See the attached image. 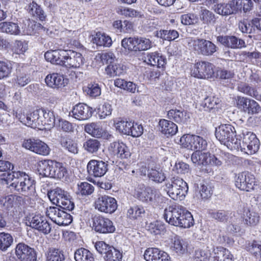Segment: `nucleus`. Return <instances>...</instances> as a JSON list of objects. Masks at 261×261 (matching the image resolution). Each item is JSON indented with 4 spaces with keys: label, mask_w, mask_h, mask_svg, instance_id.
I'll use <instances>...</instances> for the list:
<instances>
[{
    "label": "nucleus",
    "mask_w": 261,
    "mask_h": 261,
    "mask_svg": "<svg viewBox=\"0 0 261 261\" xmlns=\"http://www.w3.org/2000/svg\"><path fill=\"white\" fill-rule=\"evenodd\" d=\"M1 180L9 185L10 190L15 193L27 197L36 195V181L23 171H12L2 175Z\"/></svg>",
    "instance_id": "nucleus-1"
},
{
    "label": "nucleus",
    "mask_w": 261,
    "mask_h": 261,
    "mask_svg": "<svg viewBox=\"0 0 261 261\" xmlns=\"http://www.w3.org/2000/svg\"><path fill=\"white\" fill-rule=\"evenodd\" d=\"M163 218L169 224L181 228H190L194 224L191 213L179 204L165 208Z\"/></svg>",
    "instance_id": "nucleus-2"
},
{
    "label": "nucleus",
    "mask_w": 261,
    "mask_h": 261,
    "mask_svg": "<svg viewBox=\"0 0 261 261\" xmlns=\"http://www.w3.org/2000/svg\"><path fill=\"white\" fill-rule=\"evenodd\" d=\"M215 136L220 142L226 146L238 147L240 146L238 143L236 131L233 126L229 124H223L216 128Z\"/></svg>",
    "instance_id": "nucleus-3"
},
{
    "label": "nucleus",
    "mask_w": 261,
    "mask_h": 261,
    "mask_svg": "<svg viewBox=\"0 0 261 261\" xmlns=\"http://www.w3.org/2000/svg\"><path fill=\"white\" fill-rule=\"evenodd\" d=\"M50 201L62 209L71 211L74 208V202L71 201L69 193L60 188L57 187L47 193Z\"/></svg>",
    "instance_id": "nucleus-4"
},
{
    "label": "nucleus",
    "mask_w": 261,
    "mask_h": 261,
    "mask_svg": "<svg viewBox=\"0 0 261 261\" xmlns=\"http://www.w3.org/2000/svg\"><path fill=\"white\" fill-rule=\"evenodd\" d=\"M167 194L172 199L182 200L188 192V184L182 178L174 177L171 179V183L166 185Z\"/></svg>",
    "instance_id": "nucleus-5"
},
{
    "label": "nucleus",
    "mask_w": 261,
    "mask_h": 261,
    "mask_svg": "<svg viewBox=\"0 0 261 261\" xmlns=\"http://www.w3.org/2000/svg\"><path fill=\"white\" fill-rule=\"evenodd\" d=\"M135 195L136 198L143 203L151 205H157L162 200L160 192L153 187L138 188L136 190Z\"/></svg>",
    "instance_id": "nucleus-6"
},
{
    "label": "nucleus",
    "mask_w": 261,
    "mask_h": 261,
    "mask_svg": "<svg viewBox=\"0 0 261 261\" xmlns=\"http://www.w3.org/2000/svg\"><path fill=\"white\" fill-rule=\"evenodd\" d=\"M242 135V142L241 143V140L238 138V143H239L240 145H238V147H234V148L240 149L242 151L248 154L256 153L259 149L260 143L255 134L247 130H245L243 131Z\"/></svg>",
    "instance_id": "nucleus-7"
},
{
    "label": "nucleus",
    "mask_w": 261,
    "mask_h": 261,
    "mask_svg": "<svg viewBox=\"0 0 261 261\" xmlns=\"http://www.w3.org/2000/svg\"><path fill=\"white\" fill-rule=\"evenodd\" d=\"M26 220L28 226L45 235L49 234L51 231V224L43 215L33 214L28 216Z\"/></svg>",
    "instance_id": "nucleus-8"
},
{
    "label": "nucleus",
    "mask_w": 261,
    "mask_h": 261,
    "mask_svg": "<svg viewBox=\"0 0 261 261\" xmlns=\"http://www.w3.org/2000/svg\"><path fill=\"white\" fill-rule=\"evenodd\" d=\"M97 251L103 255L105 261H121L122 252L119 249L107 244L103 241H98L95 244Z\"/></svg>",
    "instance_id": "nucleus-9"
},
{
    "label": "nucleus",
    "mask_w": 261,
    "mask_h": 261,
    "mask_svg": "<svg viewBox=\"0 0 261 261\" xmlns=\"http://www.w3.org/2000/svg\"><path fill=\"white\" fill-rule=\"evenodd\" d=\"M181 145L188 149L202 151L207 148V143L202 137L195 135H184L180 139Z\"/></svg>",
    "instance_id": "nucleus-10"
},
{
    "label": "nucleus",
    "mask_w": 261,
    "mask_h": 261,
    "mask_svg": "<svg viewBox=\"0 0 261 261\" xmlns=\"http://www.w3.org/2000/svg\"><path fill=\"white\" fill-rule=\"evenodd\" d=\"M63 210L58 207L50 206L46 209V216L59 226H67L72 222V216Z\"/></svg>",
    "instance_id": "nucleus-11"
},
{
    "label": "nucleus",
    "mask_w": 261,
    "mask_h": 261,
    "mask_svg": "<svg viewBox=\"0 0 261 261\" xmlns=\"http://www.w3.org/2000/svg\"><path fill=\"white\" fill-rule=\"evenodd\" d=\"M92 229L95 232L101 234L114 233L116 227L113 222L109 218L100 215H95L92 218Z\"/></svg>",
    "instance_id": "nucleus-12"
},
{
    "label": "nucleus",
    "mask_w": 261,
    "mask_h": 261,
    "mask_svg": "<svg viewBox=\"0 0 261 261\" xmlns=\"http://www.w3.org/2000/svg\"><path fill=\"white\" fill-rule=\"evenodd\" d=\"M85 62V58L80 53L65 49L63 67L68 69H77L81 68Z\"/></svg>",
    "instance_id": "nucleus-13"
},
{
    "label": "nucleus",
    "mask_w": 261,
    "mask_h": 261,
    "mask_svg": "<svg viewBox=\"0 0 261 261\" xmlns=\"http://www.w3.org/2000/svg\"><path fill=\"white\" fill-rule=\"evenodd\" d=\"M215 66L206 61L196 63L191 70V75L198 79L212 77L214 74Z\"/></svg>",
    "instance_id": "nucleus-14"
},
{
    "label": "nucleus",
    "mask_w": 261,
    "mask_h": 261,
    "mask_svg": "<svg viewBox=\"0 0 261 261\" xmlns=\"http://www.w3.org/2000/svg\"><path fill=\"white\" fill-rule=\"evenodd\" d=\"M118 207L117 202L114 197L103 195L99 197L95 202V208L106 214H113Z\"/></svg>",
    "instance_id": "nucleus-15"
},
{
    "label": "nucleus",
    "mask_w": 261,
    "mask_h": 261,
    "mask_svg": "<svg viewBox=\"0 0 261 261\" xmlns=\"http://www.w3.org/2000/svg\"><path fill=\"white\" fill-rule=\"evenodd\" d=\"M22 146L35 153L44 156L49 154L50 150L45 143L35 138L24 140Z\"/></svg>",
    "instance_id": "nucleus-16"
},
{
    "label": "nucleus",
    "mask_w": 261,
    "mask_h": 261,
    "mask_svg": "<svg viewBox=\"0 0 261 261\" xmlns=\"http://www.w3.org/2000/svg\"><path fill=\"white\" fill-rule=\"evenodd\" d=\"M255 178L254 176L248 172H243L236 175L235 185L242 191L250 192L254 189Z\"/></svg>",
    "instance_id": "nucleus-17"
},
{
    "label": "nucleus",
    "mask_w": 261,
    "mask_h": 261,
    "mask_svg": "<svg viewBox=\"0 0 261 261\" xmlns=\"http://www.w3.org/2000/svg\"><path fill=\"white\" fill-rule=\"evenodd\" d=\"M86 169L89 176L101 177L104 176L108 170V162L102 160L92 159L88 162Z\"/></svg>",
    "instance_id": "nucleus-18"
},
{
    "label": "nucleus",
    "mask_w": 261,
    "mask_h": 261,
    "mask_svg": "<svg viewBox=\"0 0 261 261\" xmlns=\"http://www.w3.org/2000/svg\"><path fill=\"white\" fill-rule=\"evenodd\" d=\"M193 46L198 54L204 56L213 55L217 50V46L210 40L197 39L193 41Z\"/></svg>",
    "instance_id": "nucleus-19"
},
{
    "label": "nucleus",
    "mask_w": 261,
    "mask_h": 261,
    "mask_svg": "<svg viewBox=\"0 0 261 261\" xmlns=\"http://www.w3.org/2000/svg\"><path fill=\"white\" fill-rule=\"evenodd\" d=\"M15 254L20 261H36L37 258L34 249L23 243L16 245Z\"/></svg>",
    "instance_id": "nucleus-20"
},
{
    "label": "nucleus",
    "mask_w": 261,
    "mask_h": 261,
    "mask_svg": "<svg viewBox=\"0 0 261 261\" xmlns=\"http://www.w3.org/2000/svg\"><path fill=\"white\" fill-rule=\"evenodd\" d=\"M237 104L239 108L249 114H257L261 111V107L256 101L246 97L238 96Z\"/></svg>",
    "instance_id": "nucleus-21"
},
{
    "label": "nucleus",
    "mask_w": 261,
    "mask_h": 261,
    "mask_svg": "<svg viewBox=\"0 0 261 261\" xmlns=\"http://www.w3.org/2000/svg\"><path fill=\"white\" fill-rule=\"evenodd\" d=\"M93 113L92 108L84 103H79L75 105L69 114L79 120H85L90 118Z\"/></svg>",
    "instance_id": "nucleus-22"
},
{
    "label": "nucleus",
    "mask_w": 261,
    "mask_h": 261,
    "mask_svg": "<svg viewBox=\"0 0 261 261\" xmlns=\"http://www.w3.org/2000/svg\"><path fill=\"white\" fill-rule=\"evenodd\" d=\"M217 41L223 46L232 49H240L246 46L243 39L231 35H219L217 37Z\"/></svg>",
    "instance_id": "nucleus-23"
},
{
    "label": "nucleus",
    "mask_w": 261,
    "mask_h": 261,
    "mask_svg": "<svg viewBox=\"0 0 261 261\" xmlns=\"http://www.w3.org/2000/svg\"><path fill=\"white\" fill-rule=\"evenodd\" d=\"M39 119L40 129H42L44 126L49 128L54 126L56 123V118L54 112L44 108L37 109Z\"/></svg>",
    "instance_id": "nucleus-24"
},
{
    "label": "nucleus",
    "mask_w": 261,
    "mask_h": 261,
    "mask_svg": "<svg viewBox=\"0 0 261 261\" xmlns=\"http://www.w3.org/2000/svg\"><path fill=\"white\" fill-rule=\"evenodd\" d=\"M16 117L24 125L32 128L40 129L39 119L37 110L25 115L21 112H16Z\"/></svg>",
    "instance_id": "nucleus-25"
},
{
    "label": "nucleus",
    "mask_w": 261,
    "mask_h": 261,
    "mask_svg": "<svg viewBox=\"0 0 261 261\" xmlns=\"http://www.w3.org/2000/svg\"><path fill=\"white\" fill-rule=\"evenodd\" d=\"M109 150L120 159H128L131 156L129 148L125 143L121 141L110 143Z\"/></svg>",
    "instance_id": "nucleus-26"
},
{
    "label": "nucleus",
    "mask_w": 261,
    "mask_h": 261,
    "mask_svg": "<svg viewBox=\"0 0 261 261\" xmlns=\"http://www.w3.org/2000/svg\"><path fill=\"white\" fill-rule=\"evenodd\" d=\"M146 261H170V256L166 252L157 248H148L144 253Z\"/></svg>",
    "instance_id": "nucleus-27"
},
{
    "label": "nucleus",
    "mask_w": 261,
    "mask_h": 261,
    "mask_svg": "<svg viewBox=\"0 0 261 261\" xmlns=\"http://www.w3.org/2000/svg\"><path fill=\"white\" fill-rule=\"evenodd\" d=\"M64 52V47L60 45L55 49L46 51L44 54V58L48 62L63 66Z\"/></svg>",
    "instance_id": "nucleus-28"
},
{
    "label": "nucleus",
    "mask_w": 261,
    "mask_h": 261,
    "mask_svg": "<svg viewBox=\"0 0 261 261\" xmlns=\"http://www.w3.org/2000/svg\"><path fill=\"white\" fill-rule=\"evenodd\" d=\"M145 62L148 65L156 66L158 68H165L167 59L165 56L158 51L147 53L144 57Z\"/></svg>",
    "instance_id": "nucleus-29"
},
{
    "label": "nucleus",
    "mask_w": 261,
    "mask_h": 261,
    "mask_svg": "<svg viewBox=\"0 0 261 261\" xmlns=\"http://www.w3.org/2000/svg\"><path fill=\"white\" fill-rule=\"evenodd\" d=\"M67 79L65 78L63 74L57 72L48 74L45 79L47 86L54 89L64 87L67 84Z\"/></svg>",
    "instance_id": "nucleus-30"
},
{
    "label": "nucleus",
    "mask_w": 261,
    "mask_h": 261,
    "mask_svg": "<svg viewBox=\"0 0 261 261\" xmlns=\"http://www.w3.org/2000/svg\"><path fill=\"white\" fill-rule=\"evenodd\" d=\"M188 245L187 241L176 236L172 239L170 249L178 255L181 256L188 253Z\"/></svg>",
    "instance_id": "nucleus-31"
},
{
    "label": "nucleus",
    "mask_w": 261,
    "mask_h": 261,
    "mask_svg": "<svg viewBox=\"0 0 261 261\" xmlns=\"http://www.w3.org/2000/svg\"><path fill=\"white\" fill-rule=\"evenodd\" d=\"M212 255V261H233L231 252L221 246L213 247Z\"/></svg>",
    "instance_id": "nucleus-32"
},
{
    "label": "nucleus",
    "mask_w": 261,
    "mask_h": 261,
    "mask_svg": "<svg viewBox=\"0 0 261 261\" xmlns=\"http://www.w3.org/2000/svg\"><path fill=\"white\" fill-rule=\"evenodd\" d=\"M208 214L211 218L221 223L231 222L234 214L229 211L224 210H209Z\"/></svg>",
    "instance_id": "nucleus-33"
},
{
    "label": "nucleus",
    "mask_w": 261,
    "mask_h": 261,
    "mask_svg": "<svg viewBox=\"0 0 261 261\" xmlns=\"http://www.w3.org/2000/svg\"><path fill=\"white\" fill-rule=\"evenodd\" d=\"M168 118L178 124H184L190 119L189 114L184 110L171 109L167 112Z\"/></svg>",
    "instance_id": "nucleus-34"
},
{
    "label": "nucleus",
    "mask_w": 261,
    "mask_h": 261,
    "mask_svg": "<svg viewBox=\"0 0 261 261\" xmlns=\"http://www.w3.org/2000/svg\"><path fill=\"white\" fill-rule=\"evenodd\" d=\"M258 22V18H254L251 21H241L239 24V28L243 33L249 34L250 38H255L254 34L256 33Z\"/></svg>",
    "instance_id": "nucleus-35"
},
{
    "label": "nucleus",
    "mask_w": 261,
    "mask_h": 261,
    "mask_svg": "<svg viewBox=\"0 0 261 261\" xmlns=\"http://www.w3.org/2000/svg\"><path fill=\"white\" fill-rule=\"evenodd\" d=\"M242 218L243 223L250 226L256 225L259 222V214L253 210L248 207H244L243 210Z\"/></svg>",
    "instance_id": "nucleus-36"
},
{
    "label": "nucleus",
    "mask_w": 261,
    "mask_h": 261,
    "mask_svg": "<svg viewBox=\"0 0 261 261\" xmlns=\"http://www.w3.org/2000/svg\"><path fill=\"white\" fill-rule=\"evenodd\" d=\"M161 132L167 137L175 135L178 132V127L171 120L161 119L159 122Z\"/></svg>",
    "instance_id": "nucleus-37"
},
{
    "label": "nucleus",
    "mask_w": 261,
    "mask_h": 261,
    "mask_svg": "<svg viewBox=\"0 0 261 261\" xmlns=\"http://www.w3.org/2000/svg\"><path fill=\"white\" fill-rule=\"evenodd\" d=\"M205 111L215 112L221 108V100L215 96L205 97L200 104Z\"/></svg>",
    "instance_id": "nucleus-38"
},
{
    "label": "nucleus",
    "mask_w": 261,
    "mask_h": 261,
    "mask_svg": "<svg viewBox=\"0 0 261 261\" xmlns=\"http://www.w3.org/2000/svg\"><path fill=\"white\" fill-rule=\"evenodd\" d=\"M213 9L215 12L222 16H228L236 13L233 1L228 3H217L214 5Z\"/></svg>",
    "instance_id": "nucleus-39"
},
{
    "label": "nucleus",
    "mask_w": 261,
    "mask_h": 261,
    "mask_svg": "<svg viewBox=\"0 0 261 261\" xmlns=\"http://www.w3.org/2000/svg\"><path fill=\"white\" fill-rule=\"evenodd\" d=\"M27 11L30 15L39 21L42 22L46 19L47 16L43 8L34 1L28 5Z\"/></svg>",
    "instance_id": "nucleus-40"
},
{
    "label": "nucleus",
    "mask_w": 261,
    "mask_h": 261,
    "mask_svg": "<svg viewBox=\"0 0 261 261\" xmlns=\"http://www.w3.org/2000/svg\"><path fill=\"white\" fill-rule=\"evenodd\" d=\"M105 71L110 77L120 76L126 72V67L118 60L113 64L108 65L106 67Z\"/></svg>",
    "instance_id": "nucleus-41"
},
{
    "label": "nucleus",
    "mask_w": 261,
    "mask_h": 261,
    "mask_svg": "<svg viewBox=\"0 0 261 261\" xmlns=\"http://www.w3.org/2000/svg\"><path fill=\"white\" fill-rule=\"evenodd\" d=\"M205 156V167L201 169L202 171L206 173H210L212 172V169L211 166L219 167L222 165V162L219 158L216 157L215 155L212 154L209 152H206Z\"/></svg>",
    "instance_id": "nucleus-42"
},
{
    "label": "nucleus",
    "mask_w": 261,
    "mask_h": 261,
    "mask_svg": "<svg viewBox=\"0 0 261 261\" xmlns=\"http://www.w3.org/2000/svg\"><path fill=\"white\" fill-rule=\"evenodd\" d=\"M54 161L50 160H44L38 164V172L43 177H51V172Z\"/></svg>",
    "instance_id": "nucleus-43"
},
{
    "label": "nucleus",
    "mask_w": 261,
    "mask_h": 261,
    "mask_svg": "<svg viewBox=\"0 0 261 261\" xmlns=\"http://www.w3.org/2000/svg\"><path fill=\"white\" fill-rule=\"evenodd\" d=\"M148 179L152 182L161 184L164 181L166 178L165 173L160 168H151L147 174Z\"/></svg>",
    "instance_id": "nucleus-44"
},
{
    "label": "nucleus",
    "mask_w": 261,
    "mask_h": 261,
    "mask_svg": "<svg viewBox=\"0 0 261 261\" xmlns=\"http://www.w3.org/2000/svg\"><path fill=\"white\" fill-rule=\"evenodd\" d=\"M92 40L97 46L110 47L112 44L111 38L106 34L100 32H96L92 36Z\"/></svg>",
    "instance_id": "nucleus-45"
},
{
    "label": "nucleus",
    "mask_w": 261,
    "mask_h": 261,
    "mask_svg": "<svg viewBox=\"0 0 261 261\" xmlns=\"http://www.w3.org/2000/svg\"><path fill=\"white\" fill-rule=\"evenodd\" d=\"M115 87L119 88L128 92L135 93L136 91L138 92L137 85L130 81H127L124 79L118 78L114 81Z\"/></svg>",
    "instance_id": "nucleus-46"
},
{
    "label": "nucleus",
    "mask_w": 261,
    "mask_h": 261,
    "mask_svg": "<svg viewBox=\"0 0 261 261\" xmlns=\"http://www.w3.org/2000/svg\"><path fill=\"white\" fill-rule=\"evenodd\" d=\"M0 31L13 35H18L20 34V28L17 23L9 21H4L0 23Z\"/></svg>",
    "instance_id": "nucleus-47"
},
{
    "label": "nucleus",
    "mask_w": 261,
    "mask_h": 261,
    "mask_svg": "<svg viewBox=\"0 0 261 261\" xmlns=\"http://www.w3.org/2000/svg\"><path fill=\"white\" fill-rule=\"evenodd\" d=\"M154 34L158 38L168 41L174 40L179 36L178 32L175 30H161L155 31Z\"/></svg>",
    "instance_id": "nucleus-48"
},
{
    "label": "nucleus",
    "mask_w": 261,
    "mask_h": 261,
    "mask_svg": "<svg viewBox=\"0 0 261 261\" xmlns=\"http://www.w3.org/2000/svg\"><path fill=\"white\" fill-rule=\"evenodd\" d=\"M46 261H64L63 251L58 248H49L45 253Z\"/></svg>",
    "instance_id": "nucleus-49"
},
{
    "label": "nucleus",
    "mask_w": 261,
    "mask_h": 261,
    "mask_svg": "<svg viewBox=\"0 0 261 261\" xmlns=\"http://www.w3.org/2000/svg\"><path fill=\"white\" fill-rule=\"evenodd\" d=\"M94 191V187L87 181H80L77 185L76 194L79 196H89Z\"/></svg>",
    "instance_id": "nucleus-50"
},
{
    "label": "nucleus",
    "mask_w": 261,
    "mask_h": 261,
    "mask_svg": "<svg viewBox=\"0 0 261 261\" xmlns=\"http://www.w3.org/2000/svg\"><path fill=\"white\" fill-rule=\"evenodd\" d=\"M147 229L153 235L164 234L166 231L165 224L161 221L150 223L148 226Z\"/></svg>",
    "instance_id": "nucleus-51"
},
{
    "label": "nucleus",
    "mask_w": 261,
    "mask_h": 261,
    "mask_svg": "<svg viewBox=\"0 0 261 261\" xmlns=\"http://www.w3.org/2000/svg\"><path fill=\"white\" fill-rule=\"evenodd\" d=\"M135 51L146 50L151 47V42L144 37H134Z\"/></svg>",
    "instance_id": "nucleus-52"
},
{
    "label": "nucleus",
    "mask_w": 261,
    "mask_h": 261,
    "mask_svg": "<svg viewBox=\"0 0 261 261\" xmlns=\"http://www.w3.org/2000/svg\"><path fill=\"white\" fill-rule=\"evenodd\" d=\"M74 259L76 261H94L93 254L84 248H79L75 251Z\"/></svg>",
    "instance_id": "nucleus-53"
},
{
    "label": "nucleus",
    "mask_w": 261,
    "mask_h": 261,
    "mask_svg": "<svg viewBox=\"0 0 261 261\" xmlns=\"http://www.w3.org/2000/svg\"><path fill=\"white\" fill-rule=\"evenodd\" d=\"M236 12L243 10L246 13L252 10L253 4L251 0H232Z\"/></svg>",
    "instance_id": "nucleus-54"
},
{
    "label": "nucleus",
    "mask_w": 261,
    "mask_h": 261,
    "mask_svg": "<svg viewBox=\"0 0 261 261\" xmlns=\"http://www.w3.org/2000/svg\"><path fill=\"white\" fill-rule=\"evenodd\" d=\"M51 174V178L61 179L67 175V171L62 163L54 161Z\"/></svg>",
    "instance_id": "nucleus-55"
},
{
    "label": "nucleus",
    "mask_w": 261,
    "mask_h": 261,
    "mask_svg": "<svg viewBox=\"0 0 261 261\" xmlns=\"http://www.w3.org/2000/svg\"><path fill=\"white\" fill-rule=\"evenodd\" d=\"M61 145L69 152L74 154L77 153L78 148L77 143L71 138L63 137L61 139Z\"/></svg>",
    "instance_id": "nucleus-56"
},
{
    "label": "nucleus",
    "mask_w": 261,
    "mask_h": 261,
    "mask_svg": "<svg viewBox=\"0 0 261 261\" xmlns=\"http://www.w3.org/2000/svg\"><path fill=\"white\" fill-rule=\"evenodd\" d=\"M145 211L141 205L130 206L127 210V216L132 220L138 219L144 216Z\"/></svg>",
    "instance_id": "nucleus-57"
},
{
    "label": "nucleus",
    "mask_w": 261,
    "mask_h": 261,
    "mask_svg": "<svg viewBox=\"0 0 261 261\" xmlns=\"http://www.w3.org/2000/svg\"><path fill=\"white\" fill-rule=\"evenodd\" d=\"M12 69V64L10 61L0 60V80L9 77Z\"/></svg>",
    "instance_id": "nucleus-58"
},
{
    "label": "nucleus",
    "mask_w": 261,
    "mask_h": 261,
    "mask_svg": "<svg viewBox=\"0 0 261 261\" xmlns=\"http://www.w3.org/2000/svg\"><path fill=\"white\" fill-rule=\"evenodd\" d=\"M31 81L30 75L23 69H16L15 82L17 84L21 87H23Z\"/></svg>",
    "instance_id": "nucleus-59"
},
{
    "label": "nucleus",
    "mask_w": 261,
    "mask_h": 261,
    "mask_svg": "<svg viewBox=\"0 0 261 261\" xmlns=\"http://www.w3.org/2000/svg\"><path fill=\"white\" fill-rule=\"evenodd\" d=\"M200 18L203 23L213 25L216 23L218 17L212 11L205 9L201 11Z\"/></svg>",
    "instance_id": "nucleus-60"
},
{
    "label": "nucleus",
    "mask_w": 261,
    "mask_h": 261,
    "mask_svg": "<svg viewBox=\"0 0 261 261\" xmlns=\"http://www.w3.org/2000/svg\"><path fill=\"white\" fill-rule=\"evenodd\" d=\"M84 91L86 94L91 97H96L101 94V88L98 83L91 82L84 88Z\"/></svg>",
    "instance_id": "nucleus-61"
},
{
    "label": "nucleus",
    "mask_w": 261,
    "mask_h": 261,
    "mask_svg": "<svg viewBox=\"0 0 261 261\" xmlns=\"http://www.w3.org/2000/svg\"><path fill=\"white\" fill-rule=\"evenodd\" d=\"M112 108L111 105L107 101H104L99 105L97 108V114L100 119H102L112 114Z\"/></svg>",
    "instance_id": "nucleus-62"
},
{
    "label": "nucleus",
    "mask_w": 261,
    "mask_h": 261,
    "mask_svg": "<svg viewBox=\"0 0 261 261\" xmlns=\"http://www.w3.org/2000/svg\"><path fill=\"white\" fill-rule=\"evenodd\" d=\"M212 249L207 247L205 249H198L195 252V259L196 261H212Z\"/></svg>",
    "instance_id": "nucleus-63"
},
{
    "label": "nucleus",
    "mask_w": 261,
    "mask_h": 261,
    "mask_svg": "<svg viewBox=\"0 0 261 261\" xmlns=\"http://www.w3.org/2000/svg\"><path fill=\"white\" fill-rule=\"evenodd\" d=\"M116 12L119 15L124 16L126 17H141L142 16L140 12L132 8L123 7H119L117 8L116 9Z\"/></svg>",
    "instance_id": "nucleus-64"
}]
</instances>
